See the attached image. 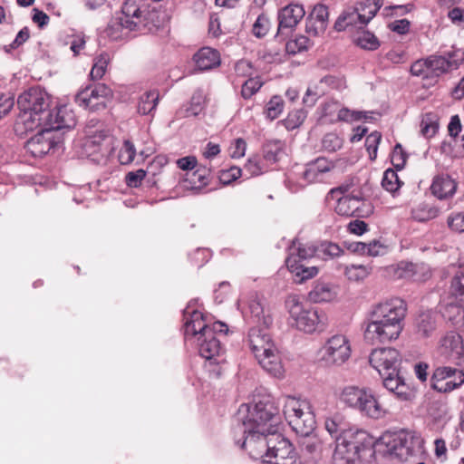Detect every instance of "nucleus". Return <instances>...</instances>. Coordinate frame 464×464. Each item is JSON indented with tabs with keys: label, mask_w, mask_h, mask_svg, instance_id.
I'll return each instance as SVG.
<instances>
[{
	"label": "nucleus",
	"mask_w": 464,
	"mask_h": 464,
	"mask_svg": "<svg viewBox=\"0 0 464 464\" xmlns=\"http://www.w3.org/2000/svg\"><path fill=\"white\" fill-rule=\"evenodd\" d=\"M236 440L242 449L255 458L273 464H294L295 453L290 441L278 433L279 409L269 400L255 404H241L237 413Z\"/></svg>",
	"instance_id": "f257e3e1"
},
{
	"label": "nucleus",
	"mask_w": 464,
	"mask_h": 464,
	"mask_svg": "<svg viewBox=\"0 0 464 464\" xmlns=\"http://www.w3.org/2000/svg\"><path fill=\"white\" fill-rule=\"evenodd\" d=\"M406 310L404 301L400 298L375 305L364 332L365 340L372 344L396 340L402 331Z\"/></svg>",
	"instance_id": "f03ea898"
},
{
	"label": "nucleus",
	"mask_w": 464,
	"mask_h": 464,
	"mask_svg": "<svg viewBox=\"0 0 464 464\" xmlns=\"http://www.w3.org/2000/svg\"><path fill=\"white\" fill-rule=\"evenodd\" d=\"M17 104L20 112L16 117L14 130L18 136L44 128L51 117V98L40 88H31L23 92L18 97Z\"/></svg>",
	"instance_id": "7ed1b4c3"
},
{
	"label": "nucleus",
	"mask_w": 464,
	"mask_h": 464,
	"mask_svg": "<svg viewBox=\"0 0 464 464\" xmlns=\"http://www.w3.org/2000/svg\"><path fill=\"white\" fill-rule=\"evenodd\" d=\"M250 348L261 367L270 375L282 378L284 367L277 349L261 326L252 327L248 334Z\"/></svg>",
	"instance_id": "20e7f679"
},
{
	"label": "nucleus",
	"mask_w": 464,
	"mask_h": 464,
	"mask_svg": "<svg viewBox=\"0 0 464 464\" xmlns=\"http://www.w3.org/2000/svg\"><path fill=\"white\" fill-rule=\"evenodd\" d=\"M291 324L307 334L322 332L327 324V316L323 311L304 307L298 296L290 295L285 300Z\"/></svg>",
	"instance_id": "39448f33"
},
{
	"label": "nucleus",
	"mask_w": 464,
	"mask_h": 464,
	"mask_svg": "<svg viewBox=\"0 0 464 464\" xmlns=\"http://www.w3.org/2000/svg\"><path fill=\"white\" fill-rule=\"evenodd\" d=\"M283 403L285 418L293 430L300 436L308 437L316 424L310 402L293 396H285Z\"/></svg>",
	"instance_id": "423d86ee"
},
{
	"label": "nucleus",
	"mask_w": 464,
	"mask_h": 464,
	"mask_svg": "<svg viewBox=\"0 0 464 464\" xmlns=\"http://www.w3.org/2000/svg\"><path fill=\"white\" fill-rule=\"evenodd\" d=\"M283 403L285 418L293 430L300 436L308 437L316 424L310 402L293 396H285Z\"/></svg>",
	"instance_id": "0eeeda50"
},
{
	"label": "nucleus",
	"mask_w": 464,
	"mask_h": 464,
	"mask_svg": "<svg viewBox=\"0 0 464 464\" xmlns=\"http://www.w3.org/2000/svg\"><path fill=\"white\" fill-rule=\"evenodd\" d=\"M335 443L334 454L335 459H342L347 464H353L360 458V452L372 446V439L364 430L349 429L343 430L336 437Z\"/></svg>",
	"instance_id": "6e6552de"
},
{
	"label": "nucleus",
	"mask_w": 464,
	"mask_h": 464,
	"mask_svg": "<svg viewBox=\"0 0 464 464\" xmlns=\"http://www.w3.org/2000/svg\"><path fill=\"white\" fill-rule=\"evenodd\" d=\"M382 440L386 446V453L401 461H407L422 452L423 440L415 431L401 430L384 436Z\"/></svg>",
	"instance_id": "1a4fd4ad"
},
{
	"label": "nucleus",
	"mask_w": 464,
	"mask_h": 464,
	"mask_svg": "<svg viewBox=\"0 0 464 464\" xmlns=\"http://www.w3.org/2000/svg\"><path fill=\"white\" fill-rule=\"evenodd\" d=\"M351 353L348 338L343 334H334L319 350V360L327 367L341 366L349 360Z\"/></svg>",
	"instance_id": "9d476101"
},
{
	"label": "nucleus",
	"mask_w": 464,
	"mask_h": 464,
	"mask_svg": "<svg viewBox=\"0 0 464 464\" xmlns=\"http://www.w3.org/2000/svg\"><path fill=\"white\" fill-rule=\"evenodd\" d=\"M112 91L103 83L87 86L75 95V102L85 109L98 111L105 108Z\"/></svg>",
	"instance_id": "9b49d317"
},
{
	"label": "nucleus",
	"mask_w": 464,
	"mask_h": 464,
	"mask_svg": "<svg viewBox=\"0 0 464 464\" xmlns=\"http://www.w3.org/2000/svg\"><path fill=\"white\" fill-rule=\"evenodd\" d=\"M141 0H126L121 7V16L111 20L109 24L106 33L112 39H117L119 35H115L111 30L117 27H125L129 31L136 30L141 23L143 12L140 10V2Z\"/></svg>",
	"instance_id": "f8f14e48"
},
{
	"label": "nucleus",
	"mask_w": 464,
	"mask_h": 464,
	"mask_svg": "<svg viewBox=\"0 0 464 464\" xmlns=\"http://www.w3.org/2000/svg\"><path fill=\"white\" fill-rule=\"evenodd\" d=\"M342 188L331 189L329 196L336 198L335 212L341 216L346 217H362L364 215L363 207L366 206L365 201L360 196L343 195Z\"/></svg>",
	"instance_id": "ddd939ff"
},
{
	"label": "nucleus",
	"mask_w": 464,
	"mask_h": 464,
	"mask_svg": "<svg viewBox=\"0 0 464 464\" xmlns=\"http://www.w3.org/2000/svg\"><path fill=\"white\" fill-rule=\"evenodd\" d=\"M464 383V372L450 366L435 369L432 375V388L440 392H449Z\"/></svg>",
	"instance_id": "4468645a"
},
{
	"label": "nucleus",
	"mask_w": 464,
	"mask_h": 464,
	"mask_svg": "<svg viewBox=\"0 0 464 464\" xmlns=\"http://www.w3.org/2000/svg\"><path fill=\"white\" fill-rule=\"evenodd\" d=\"M369 362L379 374L392 373L399 371L401 356L394 348L374 349L369 356Z\"/></svg>",
	"instance_id": "2eb2a0df"
},
{
	"label": "nucleus",
	"mask_w": 464,
	"mask_h": 464,
	"mask_svg": "<svg viewBox=\"0 0 464 464\" xmlns=\"http://www.w3.org/2000/svg\"><path fill=\"white\" fill-rule=\"evenodd\" d=\"M226 324L217 322L213 324V330H207L202 336L197 339L198 353L206 360H214L221 352L220 341L217 338V333L227 332Z\"/></svg>",
	"instance_id": "dca6fc26"
},
{
	"label": "nucleus",
	"mask_w": 464,
	"mask_h": 464,
	"mask_svg": "<svg viewBox=\"0 0 464 464\" xmlns=\"http://www.w3.org/2000/svg\"><path fill=\"white\" fill-rule=\"evenodd\" d=\"M345 88L346 82L343 78L327 75L315 84L308 87L303 102L306 106L312 107L319 97L326 94L331 90L342 91Z\"/></svg>",
	"instance_id": "f3484780"
},
{
	"label": "nucleus",
	"mask_w": 464,
	"mask_h": 464,
	"mask_svg": "<svg viewBox=\"0 0 464 464\" xmlns=\"http://www.w3.org/2000/svg\"><path fill=\"white\" fill-rule=\"evenodd\" d=\"M464 62V51L457 49L446 55L429 56L431 78H437L450 70L457 69Z\"/></svg>",
	"instance_id": "a211bd4d"
},
{
	"label": "nucleus",
	"mask_w": 464,
	"mask_h": 464,
	"mask_svg": "<svg viewBox=\"0 0 464 464\" xmlns=\"http://www.w3.org/2000/svg\"><path fill=\"white\" fill-rule=\"evenodd\" d=\"M439 353L443 360L459 365L464 355L462 337L454 331L447 333L440 339Z\"/></svg>",
	"instance_id": "6ab92c4d"
},
{
	"label": "nucleus",
	"mask_w": 464,
	"mask_h": 464,
	"mask_svg": "<svg viewBox=\"0 0 464 464\" xmlns=\"http://www.w3.org/2000/svg\"><path fill=\"white\" fill-rule=\"evenodd\" d=\"M39 131L25 143V150L34 157H43L54 148L60 140L47 128H38Z\"/></svg>",
	"instance_id": "aec40b11"
},
{
	"label": "nucleus",
	"mask_w": 464,
	"mask_h": 464,
	"mask_svg": "<svg viewBox=\"0 0 464 464\" xmlns=\"http://www.w3.org/2000/svg\"><path fill=\"white\" fill-rule=\"evenodd\" d=\"M107 134L102 130L86 131V138L82 144V149L87 157L94 161H100L106 156L107 149L104 148L103 141Z\"/></svg>",
	"instance_id": "412c9836"
},
{
	"label": "nucleus",
	"mask_w": 464,
	"mask_h": 464,
	"mask_svg": "<svg viewBox=\"0 0 464 464\" xmlns=\"http://www.w3.org/2000/svg\"><path fill=\"white\" fill-rule=\"evenodd\" d=\"M76 121L73 111L67 106H61L52 110L51 117L44 128H47L53 133V131L73 129Z\"/></svg>",
	"instance_id": "4be33fe9"
},
{
	"label": "nucleus",
	"mask_w": 464,
	"mask_h": 464,
	"mask_svg": "<svg viewBox=\"0 0 464 464\" xmlns=\"http://www.w3.org/2000/svg\"><path fill=\"white\" fill-rule=\"evenodd\" d=\"M371 391L369 388H360L353 385L346 386L341 390L339 400L345 406L361 413Z\"/></svg>",
	"instance_id": "5701e85b"
},
{
	"label": "nucleus",
	"mask_w": 464,
	"mask_h": 464,
	"mask_svg": "<svg viewBox=\"0 0 464 464\" xmlns=\"http://www.w3.org/2000/svg\"><path fill=\"white\" fill-rule=\"evenodd\" d=\"M184 327L185 336L189 335L195 336L197 339L198 336H202L207 330H213V326H208L204 320L202 313L197 310L189 311V308H186L184 311Z\"/></svg>",
	"instance_id": "b1692460"
},
{
	"label": "nucleus",
	"mask_w": 464,
	"mask_h": 464,
	"mask_svg": "<svg viewBox=\"0 0 464 464\" xmlns=\"http://www.w3.org/2000/svg\"><path fill=\"white\" fill-rule=\"evenodd\" d=\"M246 316L251 322L256 324L255 327H268L272 324V318L269 314H266L263 300L256 294L251 295L247 301V308Z\"/></svg>",
	"instance_id": "393cba45"
},
{
	"label": "nucleus",
	"mask_w": 464,
	"mask_h": 464,
	"mask_svg": "<svg viewBox=\"0 0 464 464\" xmlns=\"http://www.w3.org/2000/svg\"><path fill=\"white\" fill-rule=\"evenodd\" d=\"M382 377L383 386L391 392H392L401 401H407L410 399L411 392L409 385L405 382L400 372H388L386 374H380Z\"/></svg>",
	"instance_id": "a878e982"
},
{
	"label": "nucleus",
	"mask_w": 464,
	"mask_h": 464,
	"mask_svg": "<svg viewBox=\"0 0 464 464\" xmlns=\"http://www.w3.org/2000/svg\"><path fill=\"white\" fill-rule=\"evenodd\" d=\"M304 14V9L300 5H289L284 7L278 14V30L294 28L302 20Z\"/></svg>",
	"instance_id": "bb28decb"
},
{
	"label": "nucleus",
	"mask_w": 464,
	"mask_h": 464,
	"mask_svg": "<svg viewBox=\"0 0 464 464\" xmlns=\"http://www.w3.org/2000/svg\"><path fill=\"white\" fill-rule=\"evenodd\" d=\"M388 413L389 410L382 401L381 397L375 395L372 390L360 414L372 420H380L384 418Z\"/></svg>",
	"instance_id": "cd10ccee"
},
{
	"label": "nucleus",
	"mask_w": 464,
	"mask_h": 464,
	"mask_svg": "<svg viewBox=\"0 0 464 464\" xmlns=\"http://www.w3.org/2000/svg\"><path fill=\"white\" fill-rule=\"evenodd\" d=\"M430 189L435 197L443 199L455 194L457 183L449 175H439L434 178Z\"/></svg>",
	"instance_id": "c85d7f7f"
},
{
	"label": "nucleus",
	"mask_w": 464,
	"mask_h": 464,
	"mask_svg": "<svg viewBox=\"0 0 464 464\" xmlns=\"http://www.w3.org/2000/svg\"><path fill=\"white\" fill-rule=\"evenodd\" d=\"M338 287L326 282H316L309 292V300L314 303L330 302L336 298Z\"/></svg>",
	"instance_id": "c756f323"
},
{
	"label": "nucleus",
	"mask_w": 464,
	"mask_h": 464,
	"mask_svg": "<svg viewBox=\"0 0 464 464\" xmlns=\"http://www.w3.org/2000/svg\"><path fill=\"white\" fill-rule=\"evenodd\" d=\"M194 62L198 70H210L219 65L220 56L215 49L203 47L194 54Z\"/></svg>",
	"instance_id": "7c9ffc66"
},
{
	"label": "nucleus",
	"mask_w": 464,
	"mask_h": 464,
	"mask_svg": "<svg viewBox=\"0 0 464 464\" xmlns=\"http://www.w3.org/2000/svg\"><path fill=\"white\" fill-rule=\"evenodd\" d=\"M333 168V163L325 158H318L307 165L306 169L304 172V178L308 182L320 180L322 176L330 171Z\"/></svg>",
	"instance_id": "2f4dec72"
},
{
	"label": "nucleus",
	"mask_w": 464,
	"mask_h": 464,
	"mask_svg": "<svg viewBox=\"0 0 464 464\" xmlns=\"http://www.w3.org/2000/svg\"><path fill=\"white\" fill-rule=\"evenodd\" d=\"M328 8L326 5H316L309 15V21L313 27L314 34L324 33L328 24Z\"/></svg>",
	"instance_id": "473e14b6"
},
{
	"label": "nucleus",
	"mask_w": 464,
	"mask_h": 464,
	"mask_svg": "<svg viewBox=\"0 0 464 464\" xmlns=\"http://www.w3.org/2000/svg\"><path fill=\"white\" fill-rule=\"evenodd\" d=\"M288 251L287 257H294L293 259L297 262H306L315 256L317 248L313 244H304L295 239L292 242Z\"/></svg>",
	"instance_id": "72a5a7b5"
},
{
	"label": "nucleus",
	"mask_w": 464,
	"mask_h": 464,
	"mask_svg": "<svg viewBox=\"0 0 464 464\" xmlns=\"http://www.w3.org/2000/svg\"><path fill=\"white\" fill-rule=\"evenodd\" d=\"M294 257H287L285 260L288 270L293 274L296 283L302 284L304 281L314 277L318 274V268L315 266H310L309 268H302L297 266V261Z\"/></svg>",
	"instance_id": "f704fd0d"
},
{
	"label": "nucleus",
	"mask_w": 464,
	"mask_h": 464,
	"mask_svg": "<svg viewBox=\"0 0 464 464\" xmlns=\"http://www.w3.org/2000/svg\"><path fill=\"white\" fill-rule=\"evenodd\" d=\"M364 14H360L355 7L348 8L338 17L334 24V29L336 31H343L350 25L357 26L362 24V17Z\"/></svg>",
	"instance_id": "c9c22d12"
},
{
	"label": "nucleus",
	"mask_w": 464,
	"mask_h": 464,
	"mask_svg": "<svg viewBox=\"0 0 464 464\" xmlns=\"http://www.w3.org/2000/svg\"><path fill=\"white\" fill-rule=\"evenodd\" d=\"M382 5V0H365L357 5L355 9L362 17V24H367L377 14Z\"/></svg>",
	"instance_id": "e433bc0d"
},
{
	"label": "nucleus",
	"mask_w": 464,
	"mask_h": 464,
	"mask_svg": "<svg viewBox=\"0 0 464 464\" xmlns=\"http://www.w3.org/2000/svg\"><path fill=\"white\" fill-rule=\"evenodd\" d=\"M416 329L418 334L421 337H429L436 329V321L434 315L430 313H421L416 318Z\"/></svg>",
	"instance_id": "4c0bfd02"
},
{
	"label": "nucleus",
	"mask_w": 464,
	"mask_h": 464,
	"mask_svg": "<svg viewBox=\"0 0 464 464\" xmlns=\"http://www.w3.org/2000/svg\"><path fill=\"white\" fill-rule=\"evenodd\" d=\"M159 93L156 91H150L140 95L138 102V112L142 115L152 112L158 104Z\"/></svg>",
	"instance_id": "58836bf2"
},
{
	"label": "nucleus",
	"mask_w": 464,
	"mask_h": 464,
	"mask_svg": "<svg viewBox=\"0 0 464 464\" xmlns=\"http://www.w3.org/2000/svg\"><path fill=\"white\" fill-rule=\"evenodd\" d=\"M413 269L412 262L401 261L396 266L388 267V273L393 279H412Z\"/></svg>",
	"instance_id": "ea45409f"
},
{
	"label": "nucleus",
	"mask_w": 464,
	"mask_h": 464,
	"mask_svg": "<svg viewBox=\"0 0 464 464\" xmlns=\"http://www.w3.org/2000/svg\"><path fill=\"white\" fill-rule=\"evenodd\" d=\"M439 215V209L425 204L419 205L411 210V218L419 222H426L435 218Z\"/></svg>",
	"instance_id": "a19ab883"
},
{
	"label": "nucleus",
	"mask_w": 464,
	"mask_h": 464,
	"mask_svg": "<svg viewBox=\"0 0 464 464\" xmlns=\"http://www.w3.org/2000/svg\"><path fill=\"white\" fill-rule=\"evenodd\" d=\"M109 62L110 56L107 53H102L101 54L96 56L90 72L91 78L92 80L101 79L106 72V68Z\"/></svg>",
	"instance_id": "79ce46f5"
},
{
	"label": "nucleus",
	"mask_w": 464,
	"mask_h": 464,
	"mask_svg": "<svg viewBox=\"0 0 464 464\" xmlns=\"http://www.w3.org/2000/svg\"><path fill=\"white\" fill-rule=\"evenodd\" d=\"M372 271V267L364 265H351L344 268V275L351 281H360L366 278Z\"/></svg>",
	"instance_id": "37998d69"
},
{
	"label": "nucleus",
	"mask_w": 464,
	"mask_h": 464,
	"mask_svg": "<svg viewBox=\"0 0 464 464\" xmlns=\"http://www.w3.org/2000/svg\"><path fill=\"white\" fill-rule=\"evenodd\" d=\"M354 42L362 49L373 51L380 46V42L377 37L369 31L361 32L354 39Z\"/></svg>",
	"instance_id": "c03bdc74"
},
{
	"label": "nucleus",
	"mask_w": 464,
	"mask_h": 464,
	"mask_svg": "<svg viewBox=\"0 0 464 464\" xmlns=\"http://www.w3.org/2000/svg\"><path fill=\"white\" fill-rule=\"evenodd\" d=\"M205 97L201 91H197L191 97L189 105L186 109L185 116H197L204 108Z\"/></svg>",
	"instance_id": "a18cd8bd"
},
{
	"label": "nucleus",
	"mask_w": 464,
	"mask_h": 464,
	"mask_svg": "<svg viewBox=\"0 0 464 464\" xmlns=\"http://www.w3.org/2000/svg\"><path fill=\"white\" fill-rule=\"evenodd\" d=\"M401 181L399 179L398 174L395 170L392 169H388L384 171L382 186V188L389 192H395L401 187Z\"/></svg>",
	"instance_id": "49530a36"
},
{
	"label": "nucleus",
	"mask_w": 464,
	"mask_h": 464,
	"mask_svg": "<svg viewBox=\"0 0 464 464\" xmlns=\"http://www.w3.org/2000/svg\"><path fill=\"white\" fill-rule=\"evenodd\" d=\"M284 109V102L280 96H273L266 107V114L271 121L279 117Z\"/></svg>",
	"instance_id": "de8ad7c7"
},
{
	"label": "nucleus",
	"mask_w": 464,
	"mask_h": 464,
	"mask_svg": "<svg viewBox=\"0 0 464 464\" xmlns=\"http://www.w3.org/2000/svg\"><path fill=\"white\" fill-rule=\"evenodd\" d=\"M343 146V140L335 133L330 132L324 136L322 140V147L329 152L336 151Z\"/></svg>",
	"instance_id": "09e8293b"
},
{
	"label": "nucleus",
	"mask_w": 464,
	"mask_h": 464,
	"mask_svg": "<svg viewBox=\"0 0 464 464\" xmlns=\"http://www.w3.org/2000/svg\"><path fill=\"white\" fill-rule=\"evenodd\" d=\"M136 155L134 144L126 140L119 152V160L121 164H129L133 161Z\"/></svg>",
	"instance_id": "8fccbe9b"
},
{
	"label": "nucleus",
	"mask_w": 464,
	"mask_h": 464,
	"mask_svg": "<svg viewBox=\"0 0 464 464\" xmlns=\"http://www.w3.org/2000/svg\"><path fill=\"white\" fill-rule=\"evenodd\" d=\"M430 71L429 57L425 60H418L411 66V72L414 76L423 79H431Z\"/></svg>",
	"instance_id": "3c124183"
},
{
	"label": "nucleus",
	"mask_w": 464,
	"mask_h": 464,
	"mask_svg": "<svg viewBox=\"0 0 464 464\" xmlns=\"http://www.w3.org/2000/svg\"><path fill=\"white\" fill-rule=\"evenodd\" d=\"M370 117L365 112L351 111L347 108H338L337 119L343 121H353L362 119L368 120Z\"/></svg>",
	"instance_id": "603ef678"
},
{
	"label": "nucleus",
	"mask_w": 464,
	"mask_h": 464,
	"mask_svg": "<svg viewBox=\"0 0 464 464\" xmlns=\"http://www.w3.org/2000/svg\"><path fill=\"white\" fill-rule=\"evenodd\" d=\"M270 27V21L265 14H260L253 24L252 32L258 38L265 36Z\"/></svg>",
	"instance_id": "864d4df0"
},
{
	"label": "nucleus",
	"mask_w": 464,
	"mask_h": 464,
	"mask_svg": "<svg viewBox=\"0 0 464 464\" xmlns=\"http://www.w3.org/2000/svg\"><path fill=\"white\" fill-rule=\"evenodd\" d=\"M382 135L378 131H373L366 137L365 147L369 152L371 160L376 158L378 145L381 141Z\"/></svg>",
	"instance_id": "5fc2aeb1"
},
{
	"label": "nucleus",
	"mask_w": 464,
	"mask_h": 464,
	"mask_svg": "<svg viewBox=\"0 0 464 464\" xmlns=\"http://www.w3.org/2000/svg\"><path fill=\"white\" fill-rule=\"evenodd\" d=\"M262 82L257 78H250L242 86L241 94L245 99L250 98L262 86Z\"/></svg>",
	"instance_id": "6e6d98bb"
},
{
	"label": "nucleus",
	"mask_w": 464,
	"mask_h": 464,
	"mask_svg": "<svg viewBox=\"0 0 464 464\" xmlns=\"http://www.w3.org/2000/svg\"><path fill=\"white\" fill-rule=\"evenodd\" d=\"M451 290L455 297L464 303V275H457L451 282Z\"/></svg>",
	"instance_id": "4d7b16f0"
},
{
	"label": "nucleus",
	"mask_w": 464,
	"mask_h": 464,
	"mask_svg": "<svg viewBox=\"0 0 464 464\" xmlns=\"http://www.w3.org/2000/svg\"><path fill=\"white\" fill-rule=\"evenodd\" d=\"M407 155L403 151L401 144H396L392 153V163L397 169H403L406 162Z\"/></svg>",
	"instance_id": "13d9d810"
},
{
	"label": "nucleus",
	"mask_w": 464,
	"mask_h": 464,
	"mask_svg": "<svg viewBox=\"0 0 464 464\" xmlns=\"http://www.w3.org/2000/svg\"><path fill=\"white\" fill-rule=\"evenodd\" d=\"M281 151V144L278 141L266 143L264 147V157L266 160L276 162Z\"/></svg>",
	"instance_id": "bf43d9fd"
},
{
	"label": "nucleus",
	"mask_w": 464,
	"mask_h": 464,
	"mask_svg": "<svg viewBox=\"0 0 464 464\" xmlns=\"http://www.w3.org/2000/svg\"><path fill=\"white\" fill-rule=\"evenodd\" d=\"M412 279L415 281H425L430 276V268L425 263H413Z\"/></svg>",
	"instance_id": "052dcab7"
},
{
	"label": "nucleus",
	"mask_w": 464,
	"mask_h": 464,
	"mask_svg": "<svg viewBox=\"0 0 464 464\" xmlns=\"http://www.w3.org/2000/svg\"><path fill=\"white\" fill-rule=\"evenodd\" d=\"M146 177V171L142 169H137L136 171L129 172L126 175V184L130 188H138L141 181Z\"/></svg>",
	"instance_id": "680f3d73"
},
{
	"label": "nucleus",
	"mask_w": 464,
	"mask_h": 464,
	"mask_svg": "<svg viewBox=\"0 0 464 464\" xmlns=\"http://www.w3.org/2000/svg\"><path fill=\"white\" fill-rule=\"evenodd\" d=\"M246 143L244 139L238 138L235 140L234 143L230 147V156L233 159H240L244 157L246 153Z\"/></svg>",
	"instance_id": "e2e57ef3"
},
{
	"label": "nucleus",
	"mask_w": 464,
	"mask_h": 464,
	"mask_svg": "<svg viewBox=\"0 0 464 464\" xmlns=\"http://www.w3.org/2000/svg\"><path fill=\"white\" fill-rule=\"evenodd\" d=\"M30 37V31L28 27L22 28L16 34L14 40L8 45L5 46V50L8 52L10 49H16L24 43H25Z\"/></svg>",
	"instance_id": "0e129e2a"
},
{
	"label": "nucleus",
	"mask_w": 464,
	"mask_h": 464,
	"mask_svg": "<svg viewBox=\"0 0 464 464\" xmlns=\"http://www.w3.org/2000/svg\"><path fill=\"white\" fill-rule=\"evenodd\" d=\"M366 255L370 256H382L386 253V246L378 240L366 243Z\"/></svg>",
	"instance_id": "69168bd1"
},
{
	"label": "nucleus",
	"mask_w": 464,
	"mask_h": 464,
	"mask_svg": "<svg viewBox=\"0 0 464 464\" xmlns=\"http://www.w3.org/2000/svg\"><path fill=\"white\" fill-rule=\"evenodd\" d=\"M449 227L457 232H464V212L458 213L449 218Z\"/></svg>",
	"instance_id": "338daca9"
},
{
	"label": "nucleus",
	"mask_w": 464,
	"mask_h": 464,
	"mask_svg": "<svg viewBox=\"0 0 464 464\" xmlns=\"http://www.w3.org/2000/svg\"><path fill=\"white\" fill-rule=\"evenodd\" d=\"M324 426L326 430L332 437L336 439L337 436L341 434L343 430H344L341 424L334 418H328L325 420Z\"/></svg>",
	"instance_id": "774afa93"
}]
</instances>
